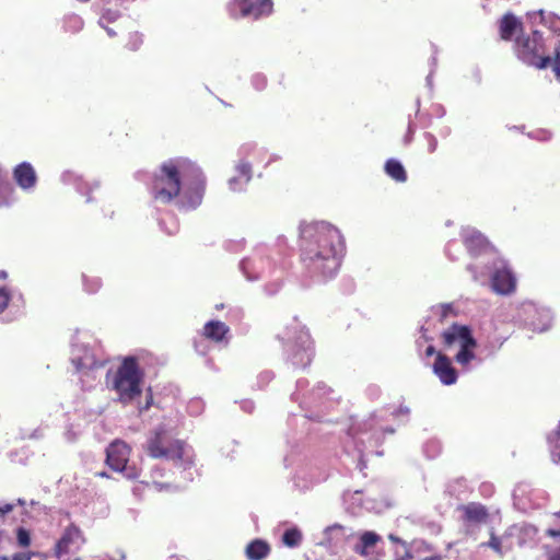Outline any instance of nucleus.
<instances>
[{
	"label": "nucleus",
	"mask_w": 560,
	"mask_h": 560,
	"mask_svg": "<svg viewBox=\"0 0 560 560\" xmlns=\"http://www.w3.org/2000/svg\"><path fill=\"white\" fill-rule=\"evenodd\" d=\"M270 553V545L262 539L252 540L245 548V556L248 560H264Z\"/></svg>",
	"instance_id": "obj_23"
},
{
	"label": "nucleus",
	"mask_w": 560,
	"mask_h": 560,
	"mask_svg": "<svg viewBox=\"0 0 560 560\" xmlns=\"http://www.w3.org/2000/svg\"><path fill=\"white\" fill-rule=\"evenodd\" d=\"M236 175L228 182L229 188L234 192L245 190L247 184L252 179V165L249 162H238L235 166Z\"/></svg>",
	"instance_id": "obj_18"
},
{
	"label": "nucleus",
	"mask_w": 560,
	"mask_h": 560,
	"mask_svg": "<svg viewBox=\"0 0 560 560\" xmlns=\"http://www.w3.org/2000/svg\"><path fill=\"white\" fill-rule=\"evenodd\" d=\"M509 535H516L520 547L534 546L536 542L537 528L532 524H523L510 528Z\"/></svg>",
	"instance_id": "obj_21"
},
{
	"label": "nucleus",
	"mask_w": 560,
	"mask_h": 560,
	"mask_svg": "<svg viewBox=\"0 0 560 560\" xmlns=\"http://www.w3.org/2000/svg\"><path fill=\"white\" fill-rule=\"evenodd\" d=\"M433 371L444 385H452L457 381V372L452 366L451 360L442 353H438L433 364Z\"/></svg>",
	"instance_id": "obj_17"
},
{
	"label": "nucleus",
	"mask_w": 560,
	"mask_h": 560,
	"mask_svg": "<svg viewBox=\"0 0 560 560\" xmlns=\"http://www.w3.org/2000/svg\"><path fill=\"white\" fill-rule=\"evenodd\" d=\"M84 288L86 292L94 293L101 288V280L98 278L88 279L85 276L83 277Z\"/></svg>",
	"instance_id": "obj_41"
},
{
	"label": "nucleus",
	"mask_w": 560,
	"mask_h": 560,
	"mask_svg": "<svg viewBox=\"0 0 560 560\" xmlns=\"http://www.w3.org/2000/svg\"><path fill=\"white\" fill-rule=\"evenodd\" d=\"M552 69L558 79H560V44L555 49V59L552 63Z\"/></svg>",
	"instance_id": "obj_45"
},
{
	"label": "nucleus",
	"mask_w": 560,
	"mask_h": 560,
	"mask_svg": "<svg viewBox=\"0 0 560 560\" xmlns=\"http://www.w3.org/2000/svg\"><path fill=\"white\" fill-rule=\"evenodd\" d=\"M354 537L355 533L351 528L336 523L324 529L320 545L326 548H337Z\"/></svg>",
	"instance_id": "obj_13"
},
{
	"label": "nucleus",
	"mask_w": 560,
	"mask_h": 560,
	"mask_svg": "<svg viewBox=\"0 0 560 560\" xmlns=\"http://www.w3.org/2000/svg\"><path fill=\"white\" fill-rule=\"evenodd\" d=\"M14 188L8 179L7 173L0 167V208L10 206L13 198Z\"/></svg>",
	"instance_id": "obj_27"
},
{
	"label": "nucleus",
	"mask_w": 560,
	"mask_h": 560,
	"mask_svg": "<svg viewBox=\"0 0 560 560\" xmlns=\"http://www.w3.org/2000/svg\"><path fill=\"white\" fill-rule=\"evenodd\" d=\"M33 555L32 552H18L12 557V560H31Z\"/></svg>",
	"instance_id": "obj_50"
},
{
	"label": "nucleus",
	"mask_w": 560,
	"mask_h": 560,
	"mask_svg": "<svg viewBox=\"0 0 560 560\" xmlns=\"http://www.w3.org/2000/svg\"><path fill=\"white\" fill-rule=\"evenodd\" d=\"M423 452L427 457L434 458L441 452V443L438 440H430L423 446Z\"/></svg>",
	"instance_id": "obj_38"
},
{
	"label": "nucleus",
	"mask_w": 560,
	"mask_h": 560,
	"mask_svg": "<svg viewBox=\"0 0 560 560\" xmlns=\"http://www.w3.org/2000/svg\"><path fill=\"white\" fill-rule=\"evenodd\" d=\"M142 44V35L139 33H131L129 36V40L127 47L130 50H137Z\"/></svg>",
	"instance_id": "obj_42"
},
{
	"label": "nucleus",
	"mask_w": 560,
	"mask_h": 560,
	"mask_svg": "<svg viewBox=\"0 0 560 560\" xmlns=\"http://www.w3.org/2000/svg\"><path fill=\"white\" fill-rule=\"evenodd\" d=\"M105 31L109 37H114L116 35V32L110 27H105Z\"/></svg>",
	"instance_id": "obj_62"
},
{
	"label": "nucleus",
	"mask_w": 560,
	"mask_h": 560,
	"mask_svg": "<svg viewBox=\"0 0 560 560\" xmlns=\"http://www.w3.org/2000/svg\"><path fill=\"white\" fill-rule=\"evenodd\" d=\"M534 490L527 483H520L513 490L514 505L520 510H527L534 504Z\"/></svg>",
	"instance_id": "obj_22"
},
{
	"label": "nucleus",
	"mask_w": 560,
	"mask_h": 560,
	"mask_svg": "<svg viewBox=\"0 0 560 560\" xmlns=\"http://www.w3.org/2000/svg\"><path fill=\"white\" fill-rule=\"evenodd\" d=\"M463 242L471 256H477L489 248L487 238L472 228L462 230Z\"/></svg>",
	"instance_id": "obj_16"
},
{
	"label": "nucleus",
	"mask_w": 560,
	"mask_h": 560,
	"mask_svg": "<svg viewBox=\"0 0 560 560\" xmlns=\"http://www.w3.org/2000/svg\"><path fill=\"white\" fill-rule=\"evenodd\" d=\"M381 536L375 532L365 530L358 535V541L353 546V551L362 557L371 555L377 542L381 541Z\"/></svg>",
	"instance_id": "obj_20"
},
{
	"label": "nucleus",
	"mask_w": 560,
	"mask_h": 560,
	"mask_svg": "<svg viewBox=\"0 0 560 560\" xmlns=\"http://www.w3.org/2000/svg\"><path fill=\"white\" fill-rule=\"evenodd\" d=\"M440 310H441V316L442 317H446L448 312L451 311L452 308V305L451 304H443L441 306H439Z\"/></svg>",
	"instance_id": "obj_52"
},
{
	"label": "nucleus",
	"mask_w": 560,
	"mask_h": 560,
	"mask_svg": "<svg viewBox=\"0 0 560 560\" xmlns=\"http://www.w3.org/2000/svg\"><path fill=\"white\" fill-rule=\"evenodd\" d=\"M281 341L287 362L295 369L308 366L314 358V342L308 329L296 317L277 335Z\"/></svg>",
	"instance_id": "obj_5"
},
{
	"label": "nucleus",
	"mask_w": 560,
	"mask_h": 560,
	"mask_svg": "<svg viewBox=\"0 0 560 560\" xmlns=\"http://www.w3.org/2000/svg\"><path fill=\"white\" fill-rule=\"evenodd\" d=\"M143 372L136 358L127 357L113 375L112 388L117 393L118 400L128 405L141 396Z\"/></svg>",
	"instance_id": "obj_6"
},
{
	"label": "nucleus",
	"mask_w": 560,
	"mask_h": 560,
	"mask_svg": "<svg viewBox=\"0 0 560 560\" xmlns=\"http://www.w3.org/2000/svg\"><path fill=\"white\" fill-rule=\"evenodd\" d=\"M506 540L508 538L505 536L497 537L492 534L487 546L493 549L498 555L503 556L512 548V544H508Z\"/></svg>",
	"instance_id": "obj_33"
},
{
	"label": "nucleus",
	"mask_w": 560,
	"mask_h": 560,
	"mask_svg": "<svg viewBox=\"0 0 560 560\" xmlns=\"http://www.w3.org/2000/svg\"><path fill=\"white\" fill-rule=\"evenodd\" d=\"M205 183V176L195 163L185 159H171L154 174L150 191L162 203L171 202L183 191L182 207L195 209L201 203Z\"/></svg>",
	"instance_id": "obj_2"
},
{
	"label": "nucleus",
	"mask_w": 560,
	"mask_h": 560,
	"mask_svg": "<svg viewBox=\"0 0 560 560\" xmlns=\"http://www.w3.org/2000/svg\"><path fill=\"white\" fill-rule=\"evenodd\" d=\"M467 269L472 273V278H474V280H475V281H479V278H478V276H477V273H476V271H475V267H474V266H471V265H469V266L467 267Z\"/></svg>",
	"instance_id": "obj_58"
},
{
	"label": "nucleus",
	"mask_w": 560,
	"mask_h": 560,
	"mask_svg": "<svg viewBox=\"0 0 560 560\" xmlns=\"http://www.w3.org/2000/svg\"><path fill=\"white\" fill-rule=\"evenodd\" d=\"M144 450L152 458H165L187 471L186 479H192L189 469L192 466L190 447L180 440H175L165 425H158L148 436Z\"/></svg>",
	"instance_id": "obj_3"
},
{
	"label": "nucleus",
	"mask_w": 560,
	"mask_h": 560,
	"mask_svg": "<svg viewBox=\"0 0 560 560\" xmlns=\"http://www.w3.org/2000/svg\"><path fill=\"white\" fill-rule=\"evenodd\" d=\"M435 65H436V57H435V55H434V56L432 57V69H431V71H430L429 75L427 77V82H428V84H429V85L431 84V77H432V74H433V72H434V67H435Z\"/></svg>",
	"instance_id": "obj_53"
},
{
	"label": "nucleus",
	"mask_w": 560,
	"mask_h": 560,
	"mask_svg": "<svg viewBox=\"0 0 560 560\" xmlns=\"http://www.w3.org/2000/svg\"><path fill=\"white\" fill-rule=\"evenodd\" d=\"M415 131H416V126L412 122V120L409 118L408 130H407V135L405 137L406 143H409L412 140V136H413Z\"/></svg>",
	"instance_id": "obj_47"
},
{
	"label": "nucleus",
	"mask_w": 560,
	"mask_h": 560,
	"mask_svg": "<svg viewBox=\"0 0 560 560\" xmlns=\"http://www.w3.org/2000/svg\"><path fill=\"white\" fill-rule=\"evenodd\" d=\"M10 293L5 287L0 288V313L8 306Z\"/></svg>",
	"instance_id": "obj_44"
},
{
	"label": "nucleus",
	"mask_w": 560,
	"mask_h": 560,
	"mask_svg": "<svg viewBox=\"0 0 560 560\" xmlns=\"http://www.w3.org/2000/svg\"><path fill=\"white\" fill-rule=\"evenodd\" d=\"M515 50L523 62L538 69H545L552 62L551 57L545 55L542 34L539 31L520 36L516 39Z\"/></svg>",
	"instance_id": "obj_7"
},
{
	"label": "nucleus",
	"mask_w": 560,
	"mask_h": 560,
	"mask_svg": "<svg viewBox=\"0 0 560 560\" xmlns=\"http://www.w3.org/2000/svg\"><path fill=\"white\" fill-rule=\"evenodd\" d=\"M477 342L476 339H472V343H464L460 346L459 351L455 355L456 362L462 366H467L470 361L476 359V355L474 353V348H476Z\"/></svg>",
	"instance_id": "obj_30"
},
{
	"label": "nucleus",
	"mask_w": 560,
	"mask_h": 560,
	"mask_svg": "<svg viewBox=\"0 0 560 560\" xmlns=\"http://www.w3.org/2000/svg\"><path fill=\"white\" fill-rule=\"evenodd\" d=\"M18 544L21 547H27L31 544L30 532L24 527H18L16 529Z\"/></svg>",
	"instance_id": "obj_40"
},
{
	"label": "nucleus",
	"mask_w": 560,
	"mask_h": 560,
	"mask_svg": "<svg viewBox=\"0 0 560 560\" xmlns=\"http://www.w3.org/2000/svg\"><path fill=\"white\" fill-rule=\"evenodd\" d=\"M229 331V327L220 320H210L203 327V336L215 342L223 341Z\"/></svg>",
	"instance_id": "obj_24"
},
{
	"label": "nucleus",
	"mask_w": 560,
	"mask_h": 560,
	"mask_svg": "<svg viewBox=\"0 0 560 560\" xmlns=\"http://www.w3.org/2000/svg\"><path fill=\"white\" fill-rule=\"evenodd\" d=\"M202 402L199 399L191 400L188 405V410L190 413H198L201 408Z\"/></svg>",
	"instance_id": "obj_48"
},
{
	"label": "nucleus",
	"mask_w": 560,
	"mask_h": 560,
	"mask_svg": "<svg viewBox=\"0 0 560 560\" xmlns=\"http://www.w3.org/2000/svg\"><path fill=\"white\" fill-rule=\"evenodd\" d=\"M96 341L86 331H78L71 341L70 360L79 374L83 388H92L105 361L98 358Z\"/></svg>",
	"instance_id": "obj_4"
},
{
	"label": "nucleus",
	"mask_w": 560,
	"mask_h": 560,
	"mask_svg": "<svg viewBox=\"0 0 560 560\" xmlns=\"http://www.w3.org/2000/svg\"><path fill=\"white\" fill-rule=\"evenodd\" d=\"M61 179L66 184H73L77 190L82 195L91 192L93 189L98 187V183L89 185L86 182L83 180L81 176H78L72 172H65L61 176Z\"/></svg>",
	"instance_id": "obj_28"
},
{
	"label": "nucleus",
	"mask_w": 560,
	"mask_h": 560,
	"mask_svg": "<svg viewBox=\"0 0 560 560\" xmlns=\"http://www.w3.org/2000/svg\"><path fill=\"white\" fill-rule=\"evenodd\" d=\"M547 534L551 537H560V529H548Z\"/></svg>",
	"instance_id": "obj_55"
},
{
	"label": "nucleus",
	"mask_w": 560,
	"mask_h": 560,
	"mask_svg": "<svg viewBox=\"0 0 560 560\" xmlns=\"http://www.w3.org/2000/svg\"><path fill=\"white\" fill-rule=\"evenodd\" d=\"M537 133L541 136V137L539 138V139H541V140H547V139H549V138H550V135H549V132H547V131L541 130V131H538Z\"/></svg>",
	"instance_id": "obj_59"
},
{
	"label": "nucleus",
	"mask_w": 560,
	"mask_h": 560,
	"mask_svg": "<svg viewBox=\"0 0 560 560\" xmlns=\"http://www.w3.org/2000/svg\"><path fill=\"white\" fill-rule=\"evenodd\" d=\"M549 560H560V550H556V551H553V552L550 555Z\"/></svg>",
	"instance_id": "obj_56"
},
{
	"label": "nucleus",
	"mask_w": 560,
	"mask_h": 560,
	"mask_svg": "<svg viewBox=\"0 0 560 560\" xmlns=\"http://www.w3.org/2000/svg\"><path fill=\"white\" fill-rule=\"evenodd\" d=\"M13 176L16 184L25 190L34 188L37 182L35 170L28 162L16 165Z\"/></svg>",
	"instance_id": "obj_19"
},
{
	"label": "nucleus",
	"mask_w": 560,
	"mask_h": 560,
	"mask_svg": "<svg viewBox=\"0 0 560 560\" xmlns=\"http://www.w3.org/2000/svg\"><path fill=\"white\" fill-rule=\"evenodd\" d=\"M386 174L398 183H405L407 180V174L402 164L395 159H389L385 163Z\"/></svg>",
	"instance_id": "obj_29"
},
{
	"label": "nucleus",
	"mask_w": 560,
	"mask_h": 560,
	"mask_svg": "<svg viewBox=\"0 0 560 560\" xmlns=\"http://www.w3.org/2000/svg\"><path fill=\"white\" fill-rule=\"evenodd\" d=\"M530 19L539 16L540 22L547 25L552 32H560V18L555 15H549L548 19L545 15V11L539 10L538 12H534L533 14H528Z\"/></svg>",
	"instance_id": "obj_35"
},
{
	"label": "nucleus",
	"mask_w": 560,
	"mask_h": 560,
	"mask_svg": "<svg viewBox=\"0 0 560 560\" xmlns=\"http://www.w3.org/2000/svg\"><path fill=\"white\" fill-rule=\"evenodd\" d=\"M151 399H152L151 395H150V396H148V398H147V402H145V406H144L143 408H141V409H140V411H143V410H148V409H149V407H150V405H151Z\"/></svg>",
	"instance_id": "obj_61"
},
{
	"label": "nucleus",
	"mask_w": 560,
	"mask_h": 560,
	"mask_svg": "<svg viewBox=\"0 0 560 560\" xmlns=\"http://www.w3.org/2000/svg\"><path fill=\"white\" fill-rule=\"evenodd\" d=\"M115 15H112L110 13H108L107 15H103L102 19H101V22L104 20V19H107L109 22L114 21L115 20Z\"/></svg>",
	"instance_id": "obj_63"
},
{
	"label": "nucleus",
	"mask_w": 560,
	"mask_h": 560,
	"mask_svg": "<svg viewBox=\"0 0 560 560\" xmlns=\"http://www.w3.org/2000/svg\"><path fill=\"white\" fill-rule=\"evenodd\" d=\"M13 510V505L5 503L0 505V521H2L3 516L10 513Z\"/></svg>",
	"instance_id": "obj_49"
},
{
	"label": "nucleus",
	"mask_w": 560,
	"mask_h": 560,
	"mask_svg": "<svg viewBox=\"0 0 560 560\" xmlns=\"http://www.w3.org/2000/svg\"><path fill=\"white\" fill-rule=\"evenodd\" d=\"M521 26L522 24L515 15L512 13L504 14L500 20L499 25L501 38L504 40L511 39V37L518 28H521Z\"/></svg>",
	"instance_id": "obj_26"
},
{
	"label": "nucleus",
	"mask_w": 560,
	"mask_h": 560,
	"mask_svg": "<svg viewBox=\"0 0 560 560\" xmlns=\"http://www.w3.org/2000/svg\"><path fill=\"white\" fill-rule=\"evenodd\" d=\"M424 560H447V559H444L442 557L435 556V557L425 558Z\"/></svg>",
	"instance_id": "obj_64"
},
{
	"label": "nucleus",
	"mask_w": 560,
	"mask_h": 560,
	"mask_svg": "<svg viewBox=\"0 0 560 560\" xmlns=\"http://www.w3.org/2000/svg\"><path fill=\"white\" fill-rule=\"evenodd\" d=\"M83 21L78 15H69L65 19V28L69 32H78L82 28Z\"/></svg>",
	"instance_id": "obj_37"
},
{
	"label": "nucleus",
	"mask_w": 560,
	"mask_h": 560,
	"mask_svg": "<svg viewBox=\"0 0 560 560\" xmlns=\"http://www.w3.org/2000/svg\"><path fill=\"white\" fill-rule=\"evenodd\" d=\"M272 0H240L230 2L229 13L234 19L252 18L254 20L260 16L269 15L272 12Z\"/></svg>",
	"instance_id": "obj_9"
},
{
	"label": "nucleus",
	"mask_w": 560,
	"mask_h": 560,
	"mask_svg": "<svg viewBox=\"0 0 560 560\" xmlns=\"http://www.w3.org/2000/svg\"><path fill=\"white\" fill-rule=\"evenodd\" d=\"M271 268L265 246L257 247L240 262V269L248 281L261 279Z\"/></svg>",
	"instance_id": "obj_10"
},
{
	"label": "nucleus",
	"mask_w": 560,
	"mask_h": 560,
	"mask_svg": "<svg viewBox=\"0 0 560 560\" xmlns=\"http://www.w3.org/2000/svg\"><path fill=\"white\" fill-rule=\"evenodd\" d=\"M130 447L120 440L112 442L106 448V464L115 471L121 472L127 479L139 477L136 466L128 465Z\"/></svg>",
	"instance_id": "obj_8"
},
{
	"label": "nucleus",
	"mask_w": 560,
	"mask_h": 560,
	"mask_svg": "<svg viewBox=\"0 0 560 560\" xmlns=\"http://www.w3.org/2000/svg\"><path fill=\"white\" fill-rule=\"evenodd\" d=\"M252 82L256 90H262L267 84V79L264 74L256 73L253 75Z\"/></svg>",
	"instance_id": "obj_43"
},
{
	"label": "nucleus",
	"mask_w": 560,
	"mask_h": 560,
	"mask_svg": "<svg viewBox=\"0 0 560 560\" xmlns=\"http://www.w3.org/2000/svg\"><path fill=\"white\" fill-rule=\"evenodd\" d=\"M301 259L306 273L317 282L332 279L345 255V241L332 224L320 221L301 225Z\"/></svg>",
	"instance_id": "obj_1"
},
{
	"label": "nucleus",
	"mask_w": 560,
	"mask_h": 560,
	"mask_svg": "<svg viewBox=\"0 0 560 560\" xmlns=\"http://www.w3.org/2000/svg\"><path fill=\"white\" fill-rule=\"evenodd\" d=\"M282 541L287 547L295 548L302 542V533L299 528H289L283 533Z\"/></svg>",
	"instance_id": "obj_34"
},
{
	"label": "nucleus",
	"mask_w": 560,
	"mask_h": 560,
	"mask_svg": "<svg viewBox=\"0 0 560 560\" xmlns=\"http://www.w3.org/2000/svg\"><path fill=\"white\" fill-rule=\"evenodd\" d=\"M410 410L408 407H400L396 412L395 416L399 415H409Z\"/></svg>",
	"instance_id": "obj_54"
},
{
	"label": "nucleus",
	"mask_w": 560,
	"mask_h": 560,
	"mask_svg": "<svg viewBox=\"0 0 560 560\" xmlns=\"http://www.w3.org/2000/svg\"><path fill=\"white\" fill-rule=\"evenodd\" d=\"M454 245H456V243H455V242H450V243L447 244V246H446V254H447V256H448V257H451L452 259H454V258L451 256V249H452V247H453Z\"/></svg>",
	"instance_id": "obj_60"
},
{
	"label": "nucleus",
	"mask_w": 560,
	"mask_h": 560,
	"mask_svg": "<svg viewBox=\"0 0 560 560\" xmlns=\"http://www.w3.org/2000/svg\"><path fill=\"white\" fill-rule=\"evenodd\" d=\"M536 313L538 314L539 318L538 320H532L530 326L534 331H546L551 326L552 322V315L549 310L542 308V310H536Z\"/></svg>",
	"instance_id": "obj_31"
},
{
	"label": "nucleus",
	"mask_w": 560,
	"mask_h": 560,
	"mask_svg": "<svg viewBox=\"0 0 560 560\" xmlns=\"http://www.w3.org/2000/svg\"><path fill=\"white\" fill-rule=\"evenodd\" d=\"M516 280L506 261L498 259L491 268V285L499 294H510L514 291Z\"/></svg>",
	"instance_id": "obj_11"
},
{
	"label": "nucleus",
	"mask_w": 560,
	"mask_h": 560,
	"mask_svg": "<svg viewBox=\"0 0 560 560\" xmlns=\"http://www.w3.org/2000/svg\"><path fill=\"white\" fill-rule=\"evenodd\" d=\"M548 443L551 458L555 463H560V420L557 429L548 435Z\"/></svg>",
	"instance_id": "obj_32"
},
{
	"label": "nucleus",
	"mask_w": 560,
	"mask_h": 560,
	"mask_svg": "<svg viewBox=\"0 0 560 560\" xmlns=\"http://www.w3.org/2000/svg\"><path fill=\"white\" fill-rule=\"evenodd\" d=\"M241 407L244 411L250 413L254 410V402L252 400H244Z\"/></svg>",
	"instance_id": "obj_51"
},
{
	"label": "nucleus",
	"mask_w": 560,
	"mask_h": 560,
	"mask_svg": "<svg viewBox=\"0 0 560 560\" xmlns=\"http://www.w3.org/2000/svg\"><path fill=\"white\" fill-rule=\"evenodd\" d=\"M84 539L82 532L74 525L68 526L56 545V555L61 558L63 555L77 552Z\"/></svg>",
	"instance_id": "obj_12"
},
{
	"label": "nucleus",
	"mask_w": 560,
	"mask_h": 560,
	"mask_svg": "<svg viewBox=\"0 0 560 560\" xmlns=\"http://www.w3.org/2000/svg\"><path fill=\"white\" fill-rule=\"evenodd\" d=\"M427 141H428V150L430 153H433L435 150H436V147H438V140L436 138L430 133V132H427L424 135Z\"/></svg>",
	"instance_id": "obj_46"
},
{
	"label": "nucleus",
	"mask_w": 560,
	"mask_h": 560,
	"mask_svg": "<svg viewBox=\"0 0 560 560\" xmlns=\"http://www.w3.org/2000/svg\"><path fill=\"white\" fill-rule=\"evenodd\" d=\"M256 152V144L253 142H246L242 144L238 149L237 155H238V162H247L246 159Z\"/></svg>",
	"instance_id": "obj_39"
},
{
	"label": "nucleus",
	"mask_w": 560,
	"mask_h": 560,
	"mask_svg": "<svg viewBox=\"0 0 560 560\" xmlns=\"http://www.w3.org/2000/svg\"><path fill=\"white\" fill-rule=\"evenodd\" d=\"M308 386L306 378L296 381V390L292 394L291 398L300 404L301 408H306L315 402L317 397L324 396L328 393V388L324 383H318L310 393L308 396H301V392Z\"/></svg>",
	"instance_id": "obj_14"
},
{
	"label": "nucleus",
	"mask_w": 560,
	"mask_h": 560,
	"mask_svg": "<svg viewBox=\"0 0 560 560\" xmlns=\"http://www.w3.org/2000/svg\"><path fill=\"white\" fill-rule=\"evenodd\" d=\"M435 353V348L433 346H429L427 349H425V355L427 357H431Z\"/></svg>",
	"instance_id": "obj_57"
},
{
	"label": "nucleus",
	"mask_w": 560,
	"mask_h": 560,
	"mask_svg": "<svg viewBox=\"0 0 560 560\" xmlns=\"http://www.w3.org/2000/svg\"><path fill=\"white\" fill-rule=\"evenodd\" d=\"M443 343L450 348L455 345L472 343L471 330L468 326L454 324L442 334Z\"/></svg>",
	"instance_id": "obj_15"
},
{
	"label": "nucleus",
	"mask_w": 560,
	"mask_h": 560,
	"mask_svg": "<svg viewBox=\"0 0 560 560\" xmlns=\"http://www.w3.org/2000/svg\"><path fill=\"white\" fill-rule=\"evenodd\" d=\"M160 226L168 235H173V234L177 233V231L179 230L178 222L172 214H167L166 218L161 219Z\"/></svg>",
	"instance_id": "obj_36"
},
{
	"label": "nucleus",
	"mask_w": 560,
	"mask_h": 560,
	"mask_svg": "<svg viewBox=\"0 0 560 560\" xmlns=\"http://www.w3.org/2000/svg\"><path fill=\"white\" fill-rule=\"evenodd\" d=\"M462 510L464 512V518L470 523H482L486 522L488 517L487 509L480 503L470 502L464 505Z\"/></svg>",
	"instance_id": "obj_25"
}]
</instances>
